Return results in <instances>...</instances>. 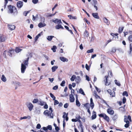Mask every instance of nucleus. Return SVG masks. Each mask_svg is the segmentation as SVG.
Masks as SVG:
<instances>
[{
	"instance_id": "nucleus-54",
	"label": "nucleus",
	"mask_w": 132,
	"mask_h": 132,
	"mask_svg": "<svg viewBox=\"0 0 132 132\" xmlns=\"http://www.w3.org/2000/svg\"><path fill=\"white\" fill-rule=\"evenodd\" d=\"M84 21H85L86 22V23L88 24H90V23L89 21L87 19L85 18L84 19Z\"/></svg>"
},
{
	"instance_id": "nucleus-60",
	"label": "nucleus",
	"mask_w": 132,
	"mask_h": 132,
	"mask_svg": "<svg viewBox=\"0 0 132 132\" xmlns=\"http://www.w3.org/2000/svg\"><path fill=\"white\" fill-rule=\"evenodd\" d=\"M58 86L56 85V86H54L53 88V90H56L57 89H58Z\"/></svg>"
},
{
	"instance_id": "nucleus-48",
	"label": "nucleus",
	"mask_w": 132,
	"mask_h": 132,
	"mask_svg": "<svg viewBox=\"0 0 132 132\" xmlns=\"http://www.w3.org/2000/svg\"><path fill=\"white\" fill-rule=\"evenodd\" d=\"M94 50L93 49H92L91 50H88L87 51V53H91L93 52Z\"/></svg>"
},
{
	"instance_id": "nucleus-17",
	"label": "nucleus",
	"mask_w": 132,
	"mask_h": 132,
	"mask_svg": "<svg viewBox=\"0 0 132 132\" xmlns=\"http://www.w3.org/2000/svg\"><path fill=\"white\" fill-rule=\"evenodd\" d=\"M108 76H105V79L104 80V81L105 82V85L106 86H108L110 84L108 83Z\"/></svg>"
},
{
	"instance_id": "nucleus-51",
	"label": "nucleus",
	"mask_w": 132,
	"mask_h": 132,
	"mask_svg": "<svg viewBox=\"0 0 132 132\" xmlns=\"http://www.w3.org/2000/svg\"><path fill=\"white\" fill-rule=\"evenodd\" d=\"M65 83V81L64 80H63L60 84L61 86H64L65 85L64 84Z\"/></svg>"
},
{
	"instance_id": "nucleus-57",
	"label": "nucleus",
	"mask_w": 132,
	"mask_h": 132,
	"mask_svg": "<svg viewBox=\"0 0 132 132\" xmlns=\"http://www.w3.org/2000/svg\"><path fill=\"white\" fill-rule=\"evenodd\" d=\"M108 74L109 75L110 74L111 77H112L113 76L111 70L109 71V72H108Z\"/></svg>"
},
{
	"instance_id": "nucleus-43",
	"label": "nucleus",
	"mask_w": 132,
	"mask_h": 132,
	"mask_svg": "<svg viewBox=\"0 0 132 132\" xmlns=\"http://www.w3.org/2000/svg\"><path fill=\"white\" fill-rule=\"evenodd\" d=\"M81 128V129H83V126L82 122L80 123H79V125L78 126V128Z\"/></svg>"
},
{
	"instance_id": "nucleus-14",
	"label": "nucleus",
	"mask_w": 132,
	"mask_h": 132,
	"mask_svg": "<svg viewBox=\"0 0 132 132\" xmlns=\"http://www.w3.org/2000/svg\"><path fill=\"white\" fill-rule=\"evenodd\" d=\"M5 40V37L3 35L0 34V42H3Z\"/></svg>"
},
{
	"instance_id": "nucleus-1",
	"label": "nucleus",
	"mask_w": 132,
	"mask_h": 132,
	"mask_svg": "<svg viewBox=\"0 0 132 132\" xmlns=\"http://www.w3.org/2000/svg\"><path fill=\"white\" fill-rule=\"evenodd\" d=\"M7 7V12L9 14H12L14 16L16 15L18 13L17 8L14 6L11 5H8Z\"/></svg>"
},
{
	"instance_id": "nucleus-55",
	"label": "nucleus",
	"mask_w": 132,
	"mask_h": 132,
	"mask_svg": "<svg viewBox=\"0 0 132 132\" xmlns=\"http://www.w3.org/2000/svg\"><path fill=\"white\" fill-rule=\"evenodd\" d=\"M126 99L125 97H123L122 99V102L123 104H125L126 102Z\"/></svg>"
},
{
	"instance_id": "nucleus-62",
	"label": "nucleus",
	"mask_w": 132,
	"mask_h": 132,
	"mask_svg": "<svg viewBox=\"0 0 132 132\" xmlns=\"http://www.w3.org/2000/svg\"><path fill=\"white\" fill-rule=\"evenodd\" d=\"M55 129L56 131H57V132H58V131L60 130V128L58 126L56 127L55 128Z\"/></svg>"
},
{
	"instance_id": "nucleus-37",
	"label": "nucleus",
	"mask_w": 132,
	"mask_h": 132,
	"mask_svg": "<svg viewBox=\"0 0 132 132\" xmlns=\"http://www.w3.org/2000/svg\"><path fill=\"white\" fill-rule=\"evenodd\" d=\"M76 78V76L75 75H73L70 79L71 80V81H73Z\"/></svg>"
},
{
	"instance_id": "nucleus-20",
	"label": "nucleus",
	"mask_w": 132,
	"mask_h": 132,
	"mask_svg": "<svg viewBox=\"0 0 132 132\" xmlns=\"http://www.w3.org/2000/svg\"><path fill=\"white\" fill-rule=\"evenodd\" d=\"M103 20L104 22L108 25H109L110 24V21L106 18H103Z\"/></svg>"
},
{
	"instance_id": "nucleus-49",
	"label": "nucleus",
	"mask_w": 132,
	"mask_h": 132,
	"mask_svg": "<svg viewBox=\"0 0 132 132\" xmlns=\"http://www.w3.org/2000/svg\"><path fill=\"white\" fill-rule=\"evenodd\" d=\"M38 102V100L37 99H34L32 101V103H37Z\"/></svg>"
},
{
	"instance_id": "nucleus-28",
	"label": "nucleus",
	"mask_w": 132,
	"mask_h": 132,
	"mask_svg": "<svg viewBox=\"0 0 132 132\" xmlns=\"http://www.w3.org/2000/svg\"><path fill=\"white\" fill-rule=\"evenodd\" d=\"M68 16L70 19H77L76 16H73L71 15H68Z\"/></svg>"
},
{
	"instance_id": "nucleus-64",
	"label": "nucleus",
	"mask_w": 132,
	"mask_h": 132,
	"mask_svg": "<svg viewBox=\"0 0 132 132\" xmlns=\"http://www.w3.org/2000/svg\"><path fill=\"white\" fill-rule=\"evenodd\" d=\"M86 80H87L88 81H90V78L87 75L86 76Z\"/></svg>"
},
{
	"instance_id": "nucleus-27",
	"label": "nucleus",
	"mask_w": 132,
	"mask_h": 132,
	"mask_svg": "<svg viewBox=\"0 0 132 132\" xmlns=\"http://www.w3.org/2000/svg\"><path fill=\"white\" fill-rule=\"evenodd\" d=\"M94 95L96 99H100V97L97 95V93L96 91H94Z\"/></svg>"
},
{
	"instance_id": "nucleus-39",
	"label": "nucleus",
	"mask_w": 132,
	"mask_h": 132,
	"mask_svg": "<svg viewBox=\"0 0 132 132\" xmlns=\"http://www.w3.org/2000/svg\"><path fill=\"white\" fill-rule=\"evenodd\" d=\"M118 118V115L117 114H115L113 117L112 119L114 121L116 120Z\"/></svg>"
},
{
	"instance_id": "nucleus-40",
	"label": "nucleus",
	"mask_w": 132,
	"mask_h": 132,
	"mask_svg": "<svg viewBox=\"0 0 132 132\" xmlns=\"http://www.w3.org/2000/svg\"><path fill=\"white\" fill-rule=\"evenodd\" d=\"M45 103H46L42 101H40L39 102V104L42 106L44 105Z\"/></svg>"
},
{
	"instance_id": "nucleus-36",
	"label": "nucleus",
	"mask_w": 132,
	"mask_h": 132,
	"mask_svg": "<svg viewBox=\"0 0 132 132\" xmlns=\"http://www.w3.org/2000/svg\"><path fill=\"white\" fill-rule=\"evenodd\" d=\"M128 39L129 42H132V35H130L128 37Z\"/></svg>"
},
{
	"instance_id": "nucleus-32",
	"label": "nucleus",
	"mask_w": 132,
	"mask_h": 132,
	"mask_svg": "<svg viewBox=\"0 0 132 132\" xmlns=\"http://www.w3.org/2000/svg\"><path fill=\"white\" fill-rule=\"evenodd\" d=\"M57 13V12H55V13L54 14H48L47 15V18H48L49 17H52V16H54V15H55L56 13Z\"/></svg>"
},
{
	"instance_id": "nucleus-47",
	"label": "nucleus",
	"mask_w": 132,
	"mask_h": 132,
	"mask_svg": "<svg viewBox=\"0 0 132 132\" xmlns=\"http://www.w3.org/2000/svg\"><path fill=\"white\" fill-rule=\"evenodd\" d=\"M123 96H126L127 97L128 96V94L127 92V91L124 92L122 94Z\"/></svg>"
},
{
	"instance_id": "nucleus-25",
	"label": "nucleus",
	"mask_w": 132,
	"mask_h": 132,
	"mask_svg": "<svg viewBox=\"0 0 132 132\" xmlns=\"http://www.w3.org/2000/svg\"><path fill=\"white\" fill-rule=\"evenodd\" d=\"M124 27H119L118 29V32L119 34L121 33L123 30Z\"/></svg>"
},
{
	"instance_id": "nucleus-12",
	"label": "nucleus",
	"mask_w": 132,
	"mask_h": 132,
	"mask_svg": "<svg viewBox=\"0 0 132 132\" xmlns=\"http://www.w3.org/2000/svg\"><path fill=\"white\" fill-rule=\"evenodd\" d=\"M107 111L108 113L111 115H113L114 113V111L111 108H108Z\"/></svg>"
},
{
	"instance_id": "nucleus-44",
	"label": "nucleus",
	"mask_w": 132,
	"mask_h": 132,
	"mask_svg": "<svg viewBox=\"0 0 132 132\" xmlns=\"http://www.w3.org/2000/svg\"><path fill=\"white\" fill-rule=\"evenodd\" d=\"M84 106L86 107V109L90 108L89 107V104L88 103H86L84 104Z\"/></svg>"
},
{
	"instance_id": "nucleus-42",
	"label": "nucleus",
	"mask_w": 132,
	"mask_h": 132,
	"mask_svg": "<svg viewBox=\"0 0 132 132\" xmlns=\"http://www.w3.org/2000/svg\"><path fill=\"white\" fill-rule=\"evenodd\" d=\"M114 82L115 84L117 86H120L121 85V84L120 82L118 81L117 80H114Z\"/></svg>"
},
{
	"instance_id": "nucleus-5",
	"label": "nucleus",
	"mask_w": 132,
	"mask_h": 132,
	"mask_svg": "<svg viewBox=\"0 0 132 132\" xmlns=\"http://www.w3.org/2000/svg\"><path fill=\"white\" fill-rule=\"evenodd\" d=\"M107 92L110 95V96L111 97H113L115 96V93L113 91H112L110 89H108L107 90Z\"/></svg>"
},
{
	"instance_id": "nucleus-52",
	"label": "nucleus",
	"mask_w": 132,
	"mask_h": 132,
	"mask_svg": "<svg viewBox=\"0 0 132 132\" xmlns=\"http://www.w3.org/2000/svg\"><path fill=\"white\" fill-rule=\"evenodd\" d=\"M54 100V105H56L59 104V102L57 100L55 99Z\"/></svg>"
},
{
	"instance_id": "nucleus-2",
	"label": "nucleus",
	"mask_w": 132,
	"mask_h": 132,
	"mask_svg": "<svg viewBox=\"0 0 132 132\" xmlns=\"http://www.w3.org/2000/svg\"><path fill=\"white\" fill-rule=\"evenodd\" d=\"M130 122H131L132 121L130 116L128 115L127 117L126 116H124V121L126 123V124L124 126L126 128H128L129 126V121Z\"/></svg>"
},
{
	"instance_id": "nucleus-59",
	"label": "nucleus",
	"mask_w": 132,
	"mask_h": 132,
	"mask_svg": "<svg viewBox=\"0 0 132 132\" xmlns=\"http://www.w3.org/2000/svg\"><path fill=\"white\" fill-rule=\"evenodd\" d=\"M36 128L37 129H39L41 128V125L39 123L36 126Z\"/></svg>"
},
{
	"instance_id": "nucleus-19",
	"label": "nucleus",
	"mask_w": 132,
	"mask_h": 132,
	"mask_svg": "<svg viewBox=\"0 0 132 132\" xmlns=\"http://www.w3.org/2000/svg\"><path fill=\"white\" fill-rule=\"evenodd\" d=\"M60 59L63 62H68V59L63 57H60Z\"/></svg>"
},
{
	"instance_id": "nucleus-63",
	"label": "nucleus",
	"mask_w": 132,
	"mask_h": 132,
	"mask_svg": "<svg viewBox=\"0 0 132 132\" xmlns=\"http://www.w3.org/2000/svg\"><path fill=\"white\" fill-rule=\"evenodd\" d=\"M69 105V104L67 103H66L64 104V106L65 108H67Z\"/></svg>"
},
{
	"instance_id": "nucleus-33",
	"label": "nucleus",
	"mask_w": 132,
	"mask_h": 132,
	"mask_svg": "<svg viewBox=\"0 0 132 132\" xmlns=\"http://www.w3.org/2000/svg\"><path fill=\"white\" fill-rule=\"evenodd\" d=\"M54 37V36H48L47 38V39L49 41H51L52 39Z\"/></svg>"
},
{
	"instance_id": "nucleus-8",
	"label": "nucleus",
	"mask_w": 132,
	"mask_h": 132,
	"mask_svg": "<svg viewBox=\"0 0 132 132\" xmlns=\"http://www.w3.org/2000/svg\"><path fill=\"white\" fill-rule=\"evenodd\" d=\"M26 65H24L23 63H22L21 64V73H24L25 71L26 68Z\"/></svg>"
},
{
	"instance_id": "nucleus-16",
	"label": "nucleus",
	"mask_w": 132,
	"mask_h": 132,
	"mask_svg": "<svg viewBox=\"0 0 132 132\" xmlns=\"http://www.w3.org/2000/svg\"><path fill=\"white\" fill-rule=\"evenodd\" d=\"M96 112L93 111V114L91 117V119L92 120L95 119L96 117Z\"/></svg>"
},
{
	"instance_id": "nucleus-50",
	"label": "nucleus",
	"mask_w": 132,
	"mask_h": 132,
	"mask_svg": "<svg viewBox=\"0 0 132 132\" xmlns=\"http://www.w3.org/2000/svg\"><path fill=\"white\" fill-rule=\"evenodd\" d=\"M116 51V49L115 47H113L112 48L111 52L113 53H115Z\"/></svg>"
},
{
	"instance_id": "nucleus-31",
	"label": "nucleus",
	"mask_w": 132,
	"mask_h": 132,
	"mask_svg": "<svg viewBox=\"0 0 132 132\" xmlns=\"http://www.w3.org/2000/svg\"><path fill=\"white\" fill-rule=\"evenodd\" d=\"M1 79L4 82H5L6 80V78L4 75H2Z\"/></svg>"
},
{
	"instance_id": "nucleus-6",
	"label": "nucleus",
	"mask_w": 132,
	"mask_h": 132,
	"mask_svg": "<svg viewBox=\"0 0 132 132\" xmlns=\"http://www.w3.org/2000/svg\"><path fill=\"white\" fill-rule=\"evenodd\" d=\"M23 5V2L19 1L16 4L17 7L19 9L21 8Z\"/></svg>"
},
{
	"instance_id": "nucleus-41",
	"label": "nucleus",
	"mask_w": 132,
	"mask_h": 132,
	"mask_svg": "<svg viewBox=\"0 0 132 132\" xmlns=\"http://www.w3.org/2000/svg\"><path fill=\"white\" fill-rule=\"evenodd\" d=\"M76 118L77 120L80 119L81 118V117L80 116L79 114H76Z\"/></svg>"
},
{
	"instance_id": "nucleus-56",
	"label": "nucleus",
	"mask_w": 132,
	"mask_h": 132,
	"mask_svg": "<svg viewBox=\"0 0 132 132\" xmlns=\"http://www.w3.org/2000/svg\"><path fill=\"white\" fill-rule=\"evenodd\" d=\"M130 52L132 54V43L130 44Z\"/></svg>"
},
{
	"instance_id": "nucleus-46",
	"label": "nucleus",
	"mask_w": 132,
	"mask_h": 132,
	"mask_svg": "<svg viewBox=\"0 0 132 132\" xmlns=\"http://www.w3.org/2000/svg\"><path fill=\"white\" fill-rule=\"evenodd\" d=\"M57 48L56 47L55 45L53 46V48H52V50H53V52H56V49Z\"/></svg>"
},
{
	"instance_id": "nucleus-34",
	"label": "nucleus",
	"mask_w": 132,
	"mask_h": 132,
	"mask_svg": "<svg viewBox=\"0 0 132 132\" xmlns=\"http://www.w3.org/2000/svg\"><path fill=\"white\" fill-rule=\"evenodd\" d=\"M22 50V49H20L19 48L17 47L16 48L15 51L17 53H18Z\"/></svg>"
},
{
	"instance_id": "nucleus-4",
	"label": "nucleus",
	"mask_w": 132,
	"mask_h": 132,
	"mask_svg": "<svg viewBox=\"0 0 132 132\" xmlns=\"http://www.w3.org/2000/svg\"><path fill=\"white\" fill-rule=\"evenodd\" d=\"M43 113L45 115L50 117V118H53V114L48 110H45Z\"/></svg>"
},
{
	"instance_id": "nucleus-7",
	"label": "nucleus",
	"mask_w": 132,
	"mask_h": 132,
	"mask_svg": "<svg viewBox=\"0 0 132 132\" xmlns=\"http://www.w3.org/2000/svg\"><path fill=\"white\" fill-rule=\"evenodd\" d=\"M43 129L45 131H47V132L48 129L50 130H51L52 129V127L51 125H48L47 126V127H43Z\"/></svg>"
},
{
	"instance_id": "nucleus-9",
	"label": "nucleus",
	"mask_w": 132,
	"mask_h": 132,
	"mask_svg": "<svg viewBox=\"0 0 132 132\" xmlns=\"http://www.w3.org/2000/svg\"><path fill=\"white\" fill-rule=\"evenodd\" d=\"M7 27L9 30H14L15 28V26L12 24H8Z\"/></svg>"
},
{
	"instance_id": "nucleus-53",
	"label": "nucleus",
	"mask_w": 132,
	"mask_h": 132,
	"mask_svg": "<svg viewBox=\"0 0 132 132\" xmlns=\"http://www.w3.org/2000/svg\"><path fill=\"white\" fill-rule=\"evenodd\" d=\"M85 68L88 71L89 70L90 67L87 64H86Z\"/></svg>"
},
{
	"instance_id": "nucleus-22",
	"label": "nucleus",
	"mask_w": 132,
	"mask_h": 132,
	"mask_svg": "<svg viewBox=\"0 0 132 132\" xmlns=\"http://www.w3.org/2000/svg\"><path fill=\"white\" fill-rule=\"evenodd\" d=\"M90 106L92 109H93L94 106V104L93 102V100L92 98H91L90 99Z\"/></svg>"
},
{
	"instance_id": "nucleus-45",
	"label": "nucleus",
	"mask_w": 132,
	"mask_h": 132,
	"mask_svg": "<svg viewBox=\"0 0 132 132\" xmlns=\"http://www.w3.org/2000/svg\"><path fill=\"white\" fill-rule=\"evenodd\" d=\"M50 96L53 98V100H54L56 98L55 97L52 93H50Z\"/></svg>"
},
{
	"instance_id": "nucleus-61",
	"label": "nucleus",
	"mask_w": 132,
	"mask_h": 132,
	"mask_svg": "<svg viewBox=\"0 0 132 132\" xmlns=\"http://www.w3.org/2000/svg\"><path fill=\"white\" fill-rule=\"evenodd\" d=\"M14 51V50H10L9 51V52H8L11 55H12V53Z\"/></svg>"
},
{
	"instance_id": "nucleus-21",
	"label": "nucleus",
	"mask_w": 132,
	"mask_h": 132,
	"mask_svg": "<svg viewBox=\"0 0 132 132\" xmlns=\"http://www.w3.org/2000/svg\"><path fill=\"white\" fill-rule=\"evenodd\" d=\"M77 97H76V105L78 106H80V103L79 102L77 97V95H76Z\"/></svg>"
},
{
	"instance_id": "nucleus-18",
	"label": "nucleus",
	"mask_w": 132,
	"mask_h": 132,
	"mask_svg": "<svg viewBox=\"0 0 132 132\" xmlns=\"http://www.w3.org/2000/svg\"><path fill=\"white\" fill-rule=\"evenodd\" d=\"M92 15L95 18L97 19H99V17L98 15V13H92Z\"/></svg>"
},
{
	"instance_id": "nucleus-23",
	"label": "nucleus",
	"mask_w": 132,
	"mask_h": 132,
	"mask_svg": "<svg viewBox=\"0 0 132 132\" xmlns=\"http://www.w3.org/2000/svg\"><path fill=\"white\" fill-rule=\"evenodd\" d=\"M29 57H28L26 60H25L22 63L24 64V65H28V62L29 61Z\"/></svg>"
},
{
	"instance_id": "nucleus-24",
	"label": "nucleus",
	"mask_w": 132,
	"mask_h": 132,
	"mask_svg": "<svg viewBox=\"0 0 132 132\" xmlns=\"http://www.w3.org/2000/svg\"><path fill=\"white\" fill-rule=\"evenodd\" d=\"M55 28L56 29H58L60 28L64 29V28L61 24H58L55 26Z\"/></svg>"
},
{
	"instance_id": "nucleus-35",
	"label": "nucleus",
	"mask_w": 132,
	"mask_h": 132,
	"mask_svg": "<svg viewBox=\"0 0 132 132\" xmlns=\"http://www.w3.org/2000/svg\"><path fill=\"white\" fill-rule=\"evenodd\" d=\"M84 36L88 37L89 36V33L88 31L86 30L84 33Z\"/></svg>"
},
{
	"instance_id": "nucleus-29",
	"label": "nucleus",
	"mask_w": 132,
	"mask_h": 132,
	"mask_svg": "<svg viewBox=\"0 0 132 132\" xmlns=\"http://www.w3.org/2000/svg\"><path fill=\"white\" fill-rule=\"evenodd\" d=\"M79 93L84 96L85 95L83 90L81 88H80L79 90Z\"/></svg>"
},
{
	"instance_id": "nucleus-3",
	"label": "nucleus",
	"mask_w": 132,
	"mask_h": 132,
	"mask_svg": "<svg viewBox=\"0 0 132 132\" xmlns=\"http://www.w3.org/2000/svg\"><path fill=\"white\" fill-rule=\"evenodd\" d=\"M99 117L103 118L107 122H109L110 119L109 117L104 113H101L98 114Z\"/></svg>"
},
{
	"instance_id": "nucleus-10",
	"label": "nucleus",
	"mask_w": 132,
	"mask_h": 132,
	"mask_svg": "<svg viewBox=\"0 0 132 132\" xmlns=\"http://www.w3.org/2000/svg\"><path fill=\"white\" fill-rule=\"evenodd\" d=\"M70 101L71 102H74L75 100V98L73 96V95L72 94H71L70 95Z\"/></svg>"
},
{
	"instance_id": "nucleus-58",
	"label": "nucleus",
	"mask_w": 132,
	"mask_h": 132,
	"mask_svg": "<svg viewBox=\"0 0 132 132\" xmlns=\"http://www.w3.org/2000/svg\"><path fill=\"white\" fill-rule=\"evenodd\" d=\"M38 2V0H32V2L34 4H37Z\"/></svg>"
},
{
	"instance_id": "nucleus-26",
	"label": "nucleus",
	"mask_w": 132,
	"mask_h": 132,
	"mask_svg": "<svg viewBox=\"0 0 132 132\" xmlns=\"http://www.w3.org/2000/svg\"><path fill=\"white\" fill-rule=\"evenodd\" d=\"M45 26L46 24L45 23H42V22H40L38 25V27L40 28L44 27Z\"/></svg>"
},
{
	"instance_id": "nucleus-38",
	"label": "nucleus",
	"mask_w": 132,
	"mask_h": 132,
	"mask_svg": "<svg viewBox=\"0 0 132 132\" xmlns=\"http://www.w3.org/2000/svg\"><path fill=\"white\" fill-rule=\"evenodd\" d=\"M80 77L79 76H78L76 79V81L77 83H79L80 82Z\"/></svg>"
},
{
	"instance_id": "nucleus-30",
	"label": "nucleus",
	"mask_w": 132,
	"mask_h": 132,
	"mask_svg": "<svg viewBox=\"0 0 132 132\" xmlns=\"http://www.w3.org/2000/svg\"><path fill=\"white\" fill-rule=\"evenodd\" d=\"M58 68V66H55L53 67L52 68V72H54Z\"/></svg>"
},
{
	"instance_id": "nucleus-11",
	"label": "nucleus",
	"mask_w": 132,
	"mask_h": 132,
	"mask_svg": "<svg viewBox=\"0 0 132 132\" xmlns=\"http://www.w3.org/2000/svg\"><path fill=\"white\" fill-rule=\"evenodd\" d=\"M27 106L29 108V110L31 111L32 109L34 106L31 103H29L27 105Z\"/></svg>"
},
{
	"instance_id": "nucleus-13",
	"label": "nucleus",
	"mask_w": 132,
	"mask_h": 132,
	"mask_svg": "<svg viewBox=\"0 0 132 132\" xmlns=\"http://www.w3.org/2000/svg\"><path fill=\"white\" fill-rule=\"evenodd\" d=\"M119 111L123 113L125 112L126 111L125 108V105L124 106H121L119 108Z\"/></svg>"
},
{
	"instance_id": "nucleus-15",
	"label": "nucleus",
	"mask_w": 132,
	"mask_h": 132,
	"mask_svg": "<svg viewBox=\"0 0 132 132\" xmlns=\"http://www.w3.org/2000/svg\"><path fill=\"white\" fill-rule=\"evenodd\" d=\"M53 21L55 23L60 24H62V23L61 20H59L57 19H56L55 20H53Z\"/></svg>"
}]
</instances>
